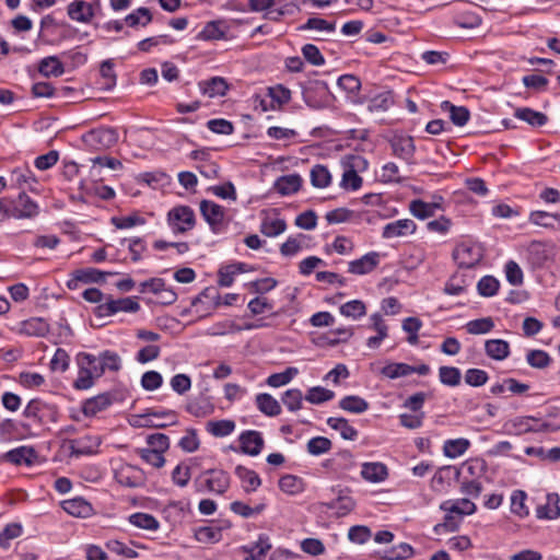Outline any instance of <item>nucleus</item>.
<instances>
[{
	"mask_svg": "<svg viewBox=\"0 0 560 560\" xmlns=\"http://www.w3.org/2000/svg\"><path fill=\"white\" fill-rule=\"evenodd\" d=\"M366 161L359 156L353 155L350 158L349 168H347L341 178L340 186L347 190H358L362 186V178L358 175V168H365Z\"/></svg>",
	"mask_w": 560,
	"mask_h": 560,
	"instance_id": "obj_9",
	"label": "nucleus"
},
{
	"mask_svg": "<svg viewBox=\"0 0 560 560\" xmlns=\"http://www.w3.org/2000/svg\"><path fill=\"white\" fill-rule=\"evenodd\" d=\"M116 481L128 488H138L144 485L145 475L144 471L133 465L122 464L115 470Z\"/></svg>",
	"mask_w": 560,
	"mask_h": 560,
	"instance_id": "obj_7",
	"label": "nucleus"
},
{
	"mask_svg": "<svg viewBox=\"0 0 560 560\" xmlns=\"http://www.w3.org/2000/svg\"><path fill=\"white\" fill-rule=\"evenodd\" d=\"M439 378L443 385L457 386L462 380L460 370L455 366L443 365L439 369Z\"/></svg>",
	"mask_w": 560,
	"mask_h": 560,
	"instance_id": "obj_52",
	"label": "nucleus"
},
{
	"mask_svg": "<svg viewBox=\"0 0 560 560\" xmlns=\"http://www.w3.org/2000/svg\"><path fill=\"white\" fill-rule=\"evenodd\" d=\"M508 433L522 435L528 432H548L555 431L556 428L550 423L540 421L533 417H516L505 423Z\"/></svg>",
	"mask_w": 560,
	"mask_h": 560,
	"instance_id": "obj_4",
	"label": "nucleus"
},
{
	"mask_svg": "<svg viewBox=\"0 0 560 560\" xmlns=\"http://www.w3.org/2000/svg\"><path fill=\"white\" fill-rule=\"evenodd\" d=\"M331 441L325 436H315L307 442V452L311 455L318 456L325 454L331 448Z\"/></svg>",
	"mask_w": 560,
	"mask_h": 560,
	"instance_id": "obj_59",
	"label": "nucleus"
},
{
	"mask_svg": "<svg viewBox=\"0 0 560 560\" xmlns=\"http://www.w3.org/2000/svg\"><path fill=\"white\" fill-rule=\"evenodd\" d=\"M279 488L290 494L295 495L304 490L303 479L294 475H284L279 479Z\"/></svg>",
	"mask_w": 560,
	"mask_h": 560,
	"instance_id": "obj_44",
	"label": "nucleus"
},
{
	"mask_svg": "<svg viewBox=\"0 0 560 560\" xmlns=\"http://www.w3.org/2000/svg\"><path fill=\"white\" fill-rule=\"evenodd\" d=\"M152 21V14L148 8H139L125 18L128 26L135 27L138 25L145 26Z\"/></svg>",
	"mask_w": 560,
	"mask_h": 560,
	"instance_id": "obj_54",
	"label": "nucleus"
},
{
	"mask_svg": "<svg viewBox=\"0 0 560 560\" xmlns=\"http://www.w3.org/2000/svg\"><path fill=\"white\" fill-rule=\"evenodd\" d=\"M231 483L229 472L220 468H211L202 471L194 479V488L199 493L224 494Z\"/></svg>",
	"mask_w": 560,
	"mask_h": 560,
	"instance_id": "obj_2",
	"label": "nucleus"
},
{
	"mask_svg": "<svg viewBox=\"0 0 560 560\" xmlns=\"http://www.w3.org/2000/svg\"><path fill=\"white\" fill-rule=\"evenodd\" d=\"M141 425L164 428L167 424L176 423V416L174 411H151L140 416Z\"/></svg>",
	"mask_w": 560,
	"mask_h": 560,
	"instance_id": "obj_21",
	"label": "nucleus"
},
{
	"mask_svg": "<svg viewBox=\"0 0 560 560\" xmlns=\"http://www.w3.org/2000/svg\"><path fill=\"white\" fill-rule=\"evenodd\" d=\"M240 443L241 448L245 454L256 456L262 450L264 439L260 432L248 430L240 435Z\"/></svg>",
	"mask_w": 560,
	"mask_h": 560,
	"instance_id": "obj_20",
	"label": "nucleus"
},
{
	"mask_svg": "<svg viewBox=\"0 0 560 560\" xmlns=\"http://www.w3.org/2000/svg\"><path fill=\"white\" fill-rule=\"evenodd\" d=\"M499 287V281L492 276H485L477 283L478 293L486 298L495 295Z\"/></svg>",
	"mask_w": 560,
	"mask_h": 560,
	"instance_id": "obj_60",
	"label": "nucleus"
},
{
	"mask_svg": "<svg viewBox=\"0 0 560 560\" xmlns=\"http://www.w3.org/2000/svg\"><path fill=\"white\" fill-rule=\"evenodd\" d=\"M482 257L483 250L478 244L460 243L453 252V258L459 268H474Z\"/></svg>",
	"mask_w": 560,
	"mask_h": 560,
	"instance_id": "obj_6",
	"label": "nucleus"
},
{
	"mask_svg": "<svg viewBox=\"0 0 560 560\" xmlns=\"http://www.w3.org/2000/svg\"><path fill=\"white\" fill-rule=\"evenodd\" d=\"M339 312L345 317L357 320L366 314V306L360 300H352L339 307Z\"/></svg>",
	"mask_w": 560,
	"mask_h": 560,
	"instance_id": "obj_46",
	"label": "nucleus"
},
{
	"mask_svg": "<svg viewBox=\"0 0 560 560\" xmlns=\"http://www.w3.org/2000/svg\"><path fill=\"white\" fill-rule=\"evenodd\" d=\"M470 447V441L465 438L446 440L443 444V454L448 458L464 455Z\"/></svg>",
	"mask_w": 560,
	"mask_h": 560,
	"instance_id": "obj_33",
	"label": "nucleus"
},
{
	"mask_svg": "<svg viewBox=\"0 0 560 560\" xmlns=\"http://www.w3.org/2000/svg\"><path fill=\"white\" fill-rule=\"evenodd\" d=\"M417 230L416 223L410 219H400L390 223H387L383 228V238H395L413 234Z\"/></svg>",
	"mask_w": 560,
	"mask_h": 560,
	"instance_id": "obj_17",
	"label": "nucleus"
},
{
	"mask_svg": "<svg viewBox=\"0 0 560 560\" xmlns=\"http://www.w3.org/2000/svg\"><path fill=\"white\" fill-rule=\"evenodd\" d=\"M200 212L213 231H215L217 226L222 225L224 220V208L222 206L210 200H202L200 202Z\"/></svg>",
	"mask_w": 560,
	"mask_h": 560,
	"instance_id": "obj_18",
	"label": "nucleus"
},
{
	"mask_svg": "<svg viewBox=\"0 0 560 560\" xmlns=\"http://www.w3.org/2000/svg\"><path fill=\"white\" fill-rule=\"evenodd\" d=\"M387 467L382 463H364L361 476L369 482H382L387 478Z\"/></svg>",
	"mask_w": 560,
	"mask_h": 560,
	"instance_id": "obj_28",
	"label": "nucleus"
},
{
	"mask_svg": "<svg viewBox=\"0 0 560 560\" xmlns=\"http://www.w3.org/2000/svg\"><path fill=\"white\" fill-rule=\"evenodd\" d=\"M327 509L335 510L338 517L345 516L350 513L354 508V501L347 494H339L336 499L325 503Z\"/></svg>",
	"mask_w": 560,
	"mask_h": 560,
	"instance_id": "obj_41",
	"label": "nucleus"
},
{
	"mask_svg": "<svg viewBox=\"0 0 560 560\" xmlns=\"http://www.w3.org/2000/svg\"><path fill=\"white\" fill-rule=\"evenodd\" d=\"M302 177L298 174H290L279 177L275 183L276 190L282 195H292L301 188Z\"/></svg>",
	"mask_w": 560,
	"mask_h": 560,
	"instance_id": "obj_29",
	"label": "nucleus"
},
{
	"mask_svg": "<svg viewBox=\"0 0 560 560\" xmlns=\"http://www.w3.org/2000/svg\"><path fill=\"white\" fill-rule=\"evenodd\" d=\"M526 361L532 368L542 370L549 366L551 358L546 351L536 349L527 352Z\"/></svg>",
	"mask_w": 560,
	"mask_h": 560,
	"instance_id": "obj_57",
	"label": "nucleus"
},
{
	"mask_svg": "<svg viewBox=\"0 0 560 560\" xmlns=\"http://www.w3.org/2000/svg\"><path fill=\"white\" fill-rule=\"evenodd\" d=\"M67 444L70 455L79 457L96 453L97 447L101 445V440L95 435H84L82 438L69 440Z\"/></svg>",
	"mask_w": 560,
	"mask_h": 560,
	"instance_id": "obj_12",
	"label": "nucleus"
},
{
	"mask_svg": "<svg viewBox=\"0 0 560 560\" xmlns=\"http://www.w3.org/2000/svg\"><path fill=\"white\" fill-rule=\"evenodd\" d=\"M85 142L96 150L108 149L118 141V135L113 128H100L85 136Z\"/></svg>",
	"mask_w": 560,
	"mask_h": 560,
	"instance_id": "obj_11",
	"label": "nucleus"
},
{
	"mask_svg": "<svg viewBox=\"0 0 560 560\" xmlns=\"http://www.w3.org/2000/svg\"><path fill=\"white\" fill-rule=\"evenodd\" d=\"M199 90L203 95L209 97L224 96L229 89L225 79L221 77H213L209 80H203L198 83Z\"/></svg>",
	"mask_w": 560,
	"mask_h": 560,
	"instance_id": "obj_22",
	"label": "nucleus"
},
{
	"mask_svg": "<svg viewBox=\"0 0 560 560\" xmlns=\"http://www.w3.org/2000/svg\"><path fill=\"white\" fill-rule=\"evenodd\" d=\"M559 495L557 493H549L546 497V503L539 505L536 510V515L540 520H556L560 516Z\"/></svg>",
	"mask_w": 560,
	"mask_h": 560,
	"instance_id": "obj_25",
	"label": "nucleus"
},
{
	"mask_svg": "<svg viewBox=\"0 0 560 560\" xmlns=\"http://www.w3.org/2000/svg\"><path fill=\"white\" fill-rule=\"evenodd\" d=\"M514 115L516 118L526 121L533 127H541L548 121V117L544 113L536 112L528 107L517 108Z\"/></svg>",
	"mask_w": 560,
	"mask_h": 560,
	"instance_id": "obj_38",
	"label": "nucleus"
},
{
	"mask_svg": "<svg viewBox=\"0 0 560 560\" xmlns=\"http://www.w3.org/2000/svg\"><path fill=\"white\" fill-rule=\"evenodd\" d=\"M68 15L73 21L89 23L94 15L93 7L83 0H75L68 5Z\"/></svg>",
	"mask_w": 560,
	"mask_h": 560,
	"instance_id": "obj_23",
	"label": "nucleus"
},
{
	"mask_svg": "<svg viewBox=\"0 0 560 560\" xmlns=\"http://www.w3.org/2000/svg\"><path fill=\"white\" fill-rule=\"evenodd\" d=\"M381 374L390 380L405 377L412 374V365L392 362L382 368Z\"/></svg>",
	"mask_w": 560,
	"mask_h": 560,
	"instance_id": "obj_48",
	"label": "nucleus"
},
{
	"mask_svg": "<svg viewBox=\"0 0 560 560\" xmlns=\"http://www.w3.org/2000/svg\"><path fill=\"white\" fill-rule=\"evenodd\" d=\"M129 522L140 529L149 532H156L160 528V522L153 515L148 513H133L129 516Z\"/></svg>",
	"mask_w": 560,
	"mask_h": 560,
	"instance_id": "obj_37",
	"label": "nucleus"
},
{
	"mask_svg": "<svg viewBox=\"0 0 560 560\" xmlns=\"http://www.w3.org/2000/svg\"><path fill=\"white\" fill-rule=\"evenodd\" d=\"M413 553V548L409 544L401 542L384 553H378V558L381 560H405L411 558Z\"/></svg>",
	"mask_w": 560,
	"mask_h": 560,
	"instance_id": "obj_40",
	"label": "nucleus"
},
{
	"mask_svg": "<svg viewBox=\"0 0 560 560\" xmlns=\"http://www.w3.org/2000/svg\"><path fill=\"white\" fill-rule=\"evenodd\" d=\"M298 374V368L289 366L283 372L269 375L266 383L271 387H281L289 384Z\"/></svg>",
	"mask_w": 560,
	"mask_h": 560,
	"instance_id": "obj_47",
	"label": "nucleus"
},
{
	"mask_svg": "<svg viewBox=\"0 0 560 560\" xmlns=\"http://www.w3.org/2000/svg\"><path fill=\"white\" fill-rule=\"evenodd\" d=\"M335 397L332 390L324 388L322 386H315L307 390L305 399L315 405L323 404L325 401H329Z\"/></svg>",
	"mask_w": 560,
	"mask_h": 560,
	"instance_id": "obj_58",
	"label": "nucleus"
},
{
	"mask_svg": "<svg viewBox=\"0 0 560 560\" xmlns=\"http://www.w3.org/2000/svg\"><path fill=\"white\" fill-rule=\"evenodd\" d=\"M102 77V89L110 90L116 85V73L114 71V63L110 60H105L100 68Z\"/></svg>",
	"mask_w": 560,
	"mask_h": 560,
	"instance_id": "obj_61",
	"label": "nucleus"
},
{
	"mask_svg": "<svg viewBox=\"0 0 560 560\" xmlns=\"http://www.w3.org/2000/svg\"><path fill=\"white\" fill-rule=\"evenodd\" d=\"M438 210H441L440 203H428L421 199L412 200L409 203L410 213L420 220L433 217Z\"/></svg>",
	"mask_w": 560,
	"mask_h": 560,
	"instance_id": "obj_32",
	"label": "nucleus"
},
{
	"mask_svg": "<svg viewBox=\"0 0 560 560\" xmlns=\"http://www.w3.org/2000/svg\"><path fill=\"white\" fill-rule=\"evenodd\" d=\"M223 37L224 31L221 28V23L215 21L208 22L198 35V38L202 40H215Z\"/></svg>",
	"mask_w": 560,
	"mask_h": 560,
	"instance_id": "obj_62",
	"label": "nucleus"
},
{
	"mask_svg": "<svg viewBox=\"0 0 560 560\" xmlns=\"http://www.w3.org/2000/svg\"><path fill=\"white\" fill-rule=\"evenodd\" d=\"M441 108L450 113L452 122L456 126H465L470 117L469 110L465 106H455L448 101H444L441 104Z\"/></svg>",
	"mask_w": 560,
	"mask_h": 560,
	"instance_id": "obj_35",
	"label": "nucleus"
},
{
	"mask_svg": "<svg viewBox=\"0 0 560 560\" xmlns=\"http://www.w3.org/2000/svg\"><path fill=\"white\" fill-rule=\"evenodd\" d=\"M311 184L315 188H326L331 183V174L328 168L322 164H316L312 167L311 173Z\"/></svg>",
	"mask_w": 560,
	"mask_h": 560,
	"instance_id": "obj_43",
	"label": "nucleus"
},
{
	"mask_svg": "<svg viewBox=\"0 0 560 560\" xmlns=\"http://www.w3.org/2000/svg\"><path fill=\"white\" fill-rule=\"evenodd\" d=\"M494 327V322L491 317H482L468 322L465 328L470 335H483L490 332Z\"/></svg>",
	"mask_w": 560,
	"mask_h": 560,
	"instance_id": "obj_51",
	"label": "nucleus"
},
{
	"mask_svg": "<svg viewBox=\"0 0 560 560\" xmlns=\"http://www.w3.org/2000/svg\"><path fill=\"white\" fill-rule=\"evenodd\" d=\"M305 238L304 234L290 236L280 247V253L283 256H293L302 249V244Z\"/></svg>",
	"mask_w": 560,
	"mask_h": 560,
	"instance_id": "obj_63",
	"label": "nucleus"
},
{
	"mask_svg": "<svg viewBox=\"0 0 560 560\" xmlns=\"http://www.w3.org/2000/svg\"><path fill=\"white\" fill-rule=\"evenodd\" d=\"M196 538L200 542H217L221 539V529L217 526H203L196 532Z\"/></svg>",
	"mask_w": 560,
	"mask_h": 560,
	"instance_id": "obj_64",
	"label": "nucleus"
},
{
	"mask_svg": "<svg viewBox=\"0 0 560 560\" xmlns=\"http://www.w3.org/2000/svg\"><path fill=\"white\" fill-rule=\"evenodd\" d=\"M140 310V304L136 296L121 298L114 300L107 296L105 301L95 308V315L98 317H108L118 312L136 313Z\"/></svg>",
	"mask_w": 560,
	"mask_h": 560,
	"instance_id": "obj_3",
	"label": "nucleus"
},
{
	"mask_svg": "<svg viewBox=\"0 0 560 560\" xmlns=\"http://www.w3.org/2000/svg\"><path fill=\"white\" fill-rule=\"evenodd\" d=\"M327 424L338 431L345 440L354 441L358 438V431L345 418H328Z\"/></svg>",
	"mask_w": 560,
	"mask_h": 560,
	"instance_id": "obj_39",
	"label": "nucleus"
},
{
	"mask_svg": "<svg viewBox=\"0 0 560 560\" xmlns=\"http://www.w3.org/2000/svg\"><path fill=\"white\" fill-rule=\"evenodd\" d=\"M235 474L243 482V489L246 493L256 491L261 485L260 477L252 469L237 466L235 468Z\"/></svg>",
	"mask_w": 560,
	"mask_h": 560,
	"instance_id": "obj_31",
	"label": "nucleus"
},
{
	"mask_svg": "<svg viewBox=\"0 0 560 560\" xmlns=\"http://www.w3.org/2000/svg\"><path fill=\"white\" fill-rule=\"evenodd\" d=\"M287 230V222L276 210L267 212L260 223V232L267 237H276Z\"/></svg>",
	"mask_w": 560,
	"mask_h": 560,
	"instance_id": "obj_14",
	"label": "nucleus"
},
{
	"mask_svg": "<svg viewBox=\"0 0 560 560\" xmlns=\"http://www.w3.org/2000/svg\"><path fill=\"white\" fill-rule=\"evenodd\" d=\"M11 217L16 219L33 218L38 213V206L25 192H21L13 208L10 209Z\"/></svg>",
	"mask_w": 560,
	"mask_h": 560,
	"instance_id": "obj_16",
	"label": "nucleus"
},
{
	"mask_svg": "<svg viewBox=\"0 0 560 560\" xmlns=\"http://www.w3.org/2000/svg\"><path fill=\"white\" fill-rule=\"evenodd\" d=\"M339 407L352 413H363L369 409V402L359 396L350 395L339 401Z\"/></svg>",
	"mask_w": 560,
	"mask_h": 560,
	"instance_id": "obj_45",
	"label": "nucleus"
},
{
	"mask_svg": "<svg viewBox=\"0 0 560 560\" xmlns=\"http://www.w3.org/2000/svg\"><path fill=\"white\" fill-rule=\"evenodd\" d=\"M113 402V398L109 394L104 393L95 397L89 398L84 401L82 411L84 416L92 417L103 411Z\"/></svg>",
	"mask_w": 560,
	"mask_h": 560,
	"instance_id": "obj_26",
	"label": "nucleus"
},
{
	"mask_svg": "<svg viewBox=\"0 0 560 560\" xmlns=\"http://www.w3.org/2000/svg\"><path fill=\"white\" fill-rule=\"evenodd\" d=\"M486 354L497 361H503L510 355V345L503 339H489L485 342Z\"/></svg>",
	"mask_w": 560,
	"mask_h": 560,
	"instance_id": "obj_27",
	"label": "nucleus"
},
{
	"mask_svg": "<svg viewBox=\"0 0 560 560\" xmlns=\"http://www.w3.org/2000/svg\"><path fill=\"white\" fill-rule=\"evenodd\" d=\"M380 262V254L370 252L359 259L349 262L348 271L353 275H366L373 271Z\"/></svg>",
	"mask_w": 560,
	"mask_h": 560,
	"instance_id": "obj_19",
	"label": "nucleus"
},
{
	"mask_svg": "<svg viewBox=\"0 0 560 560\" xmlns=\"http://www.w3.org/2000/svg\"><path fill=\"white\" fill-rule=\"evenodd\" d=\"M256 406L260 412L268 417H276L281 413L279 401L267 393H261L256 396Z\"/></svg>",
	"mask_w": 560,
	"mask_h": 560,
	"instance_id": "obj_30",
	"label": "nucleus"
},
{
	"mask_svg": "<svg viewBox=\"0 0 560 560\" xmlns=\"http://www.w3.org/2000/svg\"><path fill=\"white\" fill-rule=\"evenodd\" d=\"M235 429V423L232 420H218L209 421L207 423V430L214 436H226L230 435Z\"/></svg>",
	"mask_w": 560,
	"mask_h": 560,
	"instance_id": "obj_55",
	"label": "nucleus"
},
{
	"mask_svg": "<svg viewBox=\"0 0 560 560\" xmlns=\"http://www.w3.org/2000/svg\"><path fill=\"white\" fill-rule=\"evenodd\" d=\"M242 330V326H238L233 320H222L213 324L208 330L207 335L209 336H224L228 334L240 332Z\"/></svg>",
	"mask_w": 560,
	"mask_h": 560,
	"instance_id": "obj_56",
	"label": "nucleus"
},
{
	"mask_svg": "<svg viewBox=\"0 0 560 560\" xmlns=\"http://www.w3.org/2000/svg\"><path fill=\"white\" fill-rule=\"evenodd\" d=\"M390 148L395 156L404 160L407 164L415 163L413 156L416 152V145L412 137L395 135L390 139Z\"/></svg>",
	"mask_w": 560,
	"mask_h": 560,
	"instance_id": "obj_10",
	"label": "nucleus"
},
{
	"mask_svg": "<svg viewBox=\"0 0 560 560\" xmlns=\"http://www.w3.org/2000/svg\"><path fill=\"white\" fill-rule=\"evenodd\" d=\"M2 458L13 465L32 466L37 458V453L32 446L23 445L7 452Z\"/></svg>",
	"mask_w": 560,
	"mask_h": 560,
	"instance_id": "obj_15",
	"label": "nucleus"
},
{
	"mask_svg": "<svg viewBox=\"0 0 560 560\" xmlns=\"http://www.w3.org/2000/svg\"><path fill=\"white\" fill-rule=\"evenodd\" d=\"M167 221L175 234H183L194 229L196 218L188 206H177L168 211Z\"/></svg>",
	"mask_w": 560,
	"mask_h": 560,
	"instance_id": "obj_5",
	"label": "nucleus"
},
{
	"mask_svg": "<svg viewBox=\"0 0 560 560\" xmlns=\"http://www.w3.org/2000/svg\"><path fill=\"white\" fill-rule=\"evenodd\" d=\"M106 275H113L112 272H102L95 268H82L78 269L72 273V278L68 280L67 287L70 290H75L80 282L94 283L105 280Z\"/></svg>",
	"mask_w": 560,
	"mask_h": 560,
	"instance_id": "obj_13",
	"label": "nucleus"
},
{
	"mask_svg": "<svg viewBox=\"0 0 560 560\" xmlns=\"http://www.w3.org/2000/svg\"><path fill=\"white\" fill-rule=\"evenodd\" d=\"M281 401L289 411H298L302 408L303 394L299 388H290L282 394Z\"/></svg>",
	"mask_w": 560,
	"mask_h": 560,
	"instance_id": "obj_49",
	"label": "nucleus"
},
{
	"mask_svg": "<svg viewBox=\"0 0 560 560\" xmlns=\"http://www.w3.org/2000/svg\"><path fill=\"white\" fill-rule=\"evenodd\" d=\"M38 71L42 75L60 77L65 72L62 62L56 56L45 57L39 61Z\"/></svg>",
	"mask_w": 560,
	"mask_h": 560,
	"instance_id": "obj_34",
	"label": "nucleus"
},
{
	"mask_svg": "<svg viewBox=\"0 0 560 560\" xmlns=\"http://www.w3.org/2000/svg\"><path fill=\"white\" fill-rule=\"evenodd\" d=\"M440 509L446 513L443 525L450 526L453 520V513L458 515H471L476 511V504L469 499L463 498L457 500H446L440 505Z\"/></svg>",
	"mask_w": 560,
	"mask_h": 560,
	"instance_id": "obj_8",
	"label": "nucleus"
},
{
	"mask_svg": "<svg viewBox=\"0 0 560 560\" xmlns=\"http://www.w3.org/2000/svg\"><path fill=\"white\" fill-rule=\"evenodd\" d=\"M57 408L54 405L47 404L39 398L31 399L23 410V416L30 419L31 422H20V429L27 435H34L32 427H40L48 421H56Z\"/></svg>",
	"mask_w": 560,
	"mask_h": 560,
	"instance_id": "obj_1",
	"label": "nucleus"
},
{
	"mask_svg": "<svg viewBox=\"0 0 560 560\" xmlns=\"http://www.w3.org/2000/svg\"><path fill=\"white\" fill-rule=\"evenodd\" d=\"M62 508L68 514L78 517H86L92 512L91 504L82 498L66 500L62 503Z\"/></svg>",
	"mask_w": 560,
	"mask_h": 560,
	"instance_id": "obj_36",
	"label": "nucleus"
},
{
	"mask_svg": "<svg viewBox=\"0 0 560 560\" xmlns=\"http://www.w3.org/2000/svg\"><path fill=\"white\" fill-rule=\"evenodd\" d=\"M77 363L78 366H83L88 369V371H91L96 378L104 374V368L101 365L100 357L82 352L78 354Z\"/></svg>",
	"mask_w": 560,
	"mask_h": 560,
	"instance_id": "obj_42",
	"label": "nucleus"
},
{
	"mask_svg": "<svg viewBox=\"0 0 560 560\" xmlns=\"http://www.w3.org/2000/svg\"><path fill=\"white\" fill-rule=\"evenodd\" d=\"M300 31H319L326 33H334L336 31V23L329 22L320 18H310L304 24L299 26Z\"/></svg>",
	"mask_w": 560,
	"mask_h": 560,
	"instance_id": "obj_53",
	"label": "nucleus"
},
{
	"mask_svg": "<svg viewBox=\"0 0 560 560\" xmlns=\"http://www.w3.org/2000/svg\"><path fill=\"white\" fill-rule=\"evenodd\" d=\"M20 334L30 336V337H44L49 332V325L46 320L39 317H33L26 320H23L20 324Z\"/></svg>",
	"mask_w": 560,
	"mask_h": 560,
	"instance_id": "obj_24",
	"label": "nucleus"
},
{
	"mask_svg": "<svg viewBox=\"0 0 560 560\" xmlns=\"http://www.w3.org/2000/svg\"><path fill=\"white\" fill-rule=\"evenodd\" d=\"M394 104L393 94L390 91L382 92L373 96L368 105L370 112H385Z\"/></svg>",
	"mask_w": 560,
	"mask_h": 560,
	"instance_id": "obj_50",
	"label": "nucleus"
}]
</instances>
